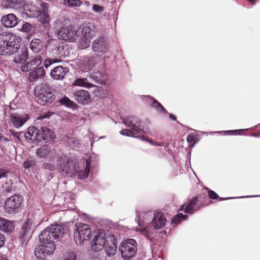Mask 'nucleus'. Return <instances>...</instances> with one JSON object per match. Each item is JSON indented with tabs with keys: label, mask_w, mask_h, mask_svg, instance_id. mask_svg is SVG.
Returning a JSON list of instances; mask_svg holds the SVG:
<instances>
[{
	"label": "nucleus",
	"mask_w": 260,
	"mask_h": 260,
	"mask_svg": "<svg viewBox=\"0 0 260 260\" xmlns=\"http://www.w3.org/2000/svg\"><path fill=\"white\" fill-rule=\"evenodd\" d=\"M53 45V48H52V55L55 57H58L64 56V54L62 53L63 47L60 46L59 43L55 41Z\"/></svg>",
	"instance_id": "obj_33"
},
{
	"label": "nucleus",
	"mask_w": 260,
	"mask_h": 260,
	"mask_svg": "<svg viewBox=\"0 0 260 260\" xmlns=\"http://www.w3.org/2000/svg\"><path fill=\"white\" fill-rule=\"evenodd\" d=\"M0 140L3 142H8L9 141L8 139L3 136L0 137Z\"/></svg>",
	"instance_id": "obj_54"
},
{
	"label": "nucleus",
	"mask_w": 260,
	"mask_h": 260,
	"mask_svg": "<svg viewBox=\"0 0 260 260\" xmlns=\"http://www.w3.org/2000/svg\"><path fill=\"white\" fill-rule=\"evenodd\" d=\"M247 1H249V2L252 3L253 4H255L256 2V0H247Z\"/></svg>",
	"instance_id": "obj_58"
},
{
	"label": "nucleus",
	"mask_w": 260,
	"mask_h": 260,
	"mask_svg": "<svg viewBox=\"0 0 260 260\" xmlns=\"http://www.w3.org/2000/svg\"><path fill=\"white\" fill-rule=\"evenodd\" d=\"M7 173V172L5 170L0 169V179L3 177H5L6 176Z\"/></svg>",
	"instance_id": "obj_50"
},
{
	"label": "nucleus",
	"mask_w": 260,
	"mask_h": 260,
	"mask_svg": "<svg viewBox=\"0 0 260 260\" xmlns=\"http://www.w3.org/2000/svg\"><path fill=\"white\" fill-rule=\"evenodd\" d=\"M187 217V215H183L181 213L178 214L172 219V223L174 225L179 224L182 221L185 220Z\"/></svg>",
	"instance_id": "obj_37"
},
{
	"label": "nucleus",
	"mask_w": 260,
	"mask_h": 260,
	"mask_svg": "<svg viewBox=\"0 0 260 260\" xmlns=\"http://www.w3.org/2000/svg\"><path fill=\"white\" fill-rule=\"evenodd\" d=\"M76 254L74 252H71L67 253L64 256L63 260H75Z\"/></svg>",
	"instance_id": "obj_42"
},
{
	"label": "nucleus",
	"mask_w": 260,
	"mask_h": 260,
	"mask_svg": "<svg viewBox=\"0 0 260 260\" xmlns=\"http://www.w3.org/2000/svg\"><path fill=\"white\" fill-rule=\"evenodd\" d=\"M5 237L0 233V248L2 247L5 243Z\"/></svg>",
	"instance_id": "obj_49"
},
{
	"label": "nucleus",
	"mask_w": 260,
	"mask_h": 260,
	"mask_svg": "<svg viewBox=\"0 0 260 260\" xmlns=\"http://www.w3.org/2000/svg\"><path fill=\"white\" fill-rule=\"evenodd\" d=\"M150 101L152 102V106L155 109H156L160 104L156 100L152 98H150Z\"/></svg>",
	"instance_id": "obj_47"
},
{
	"label": "nucleus",
	"mask_w": 260,
	"mask_h": 260,
	"mask_svg": "<svg viewBox=\"0 0 260 260\" xmlns=\"http://www.w3.org/2000/svg\"><path fill=\"white\" fill-rule=\"evenodd\" d=\"M49 17L48 14L44 11L40 15V20L43 23H46L49 22Z\"/></svg>",
	"instance_id": "obj_40"
},
{
	"label": "nucleus",
	"mask_w": 260,
	"mask_h": 260,
	"mask_svg": "<svg viewBox=\"0 0 260 260\" xmlns=\"http://www.w3.org/2000/svg\"><path fill=\"white\" fill-rule=\"evenodd\" d=\"M45 244L41 245L36 248L35 250V254L37 257H41L40 254H42L44 256H47L52 254L56 248L54 242H42Z\"/></svg>",
	"instance_id": "obj_13"
},
{
	"label": "nucleus",
	"mask_w": 260,
	"mask_h": 260,
	"mask_svg": "<svg viewBox=\"0 0 260 260\" xmlns=\"http://www.w3.org/2000/svg\"><path fill=\"white\" fill-rule=\"evenodd\" d=\"M60 60L58 59H46L44 62V67L46 68H48L50 66H51L52 64L59 62Z\"/></svg>",
	"instance_id": "obj_41"
},
{
	"label": "nucleus",
	"mask_w": 260,
	"mask_h": 260,
	"mask_svg": "<svg viewBox=\"0 0 260 260\" xmlns=\"http://www.w3.org/2000/svg\"><path fill=\"white\" fill-rule=\"evenodd\" d=\"M29 118L28 114L24 113H14L10 115V122L15 128L21 127Z\"/></svg>",
	"instance_id": "obj_15"
},
{
	"label": "nucleus",
	"mask_w": 260,
	"mask_h": 260,
	"mask_svg": "<svg viewBox=\"0 0 260 260\" xmlns=\"http://www.w3.org/2000/svg\"><path fill=\"white\" fill-rule=\"evenodd\" d=\"M35 94L36 101L41 105L51 103L55 99L53 90L47 84L37 87Z\"/></svg>",
	"instance_id": "obj_6"
},
{
	"label": "nucleus",
	"mask_w": 260,
	"mask_h": 260,
	"mask_svg": "<svg viewBox=\"0 0 260 260\" xmlns=\"http://www.w3.org/2000/svg\"><path fill=\"white\" fill-rule=\"evenodd\" d=\"M94 65L93 57H84L79 63L78 66L80 71L87 72L90 70Z\"/></svg>",
	"instance_id": "obj_23"
},
{
	"label": "nucleus",
	"mask_w": 260,
	"mask_h": 260,
	"mask_svg": "<svg viewBox=\"0 0 260 260\" xmlns=\"http://www.w3.org/2000/svg\"><path fill=\"white\" fill-rule=\"evenodd\" d=\"M10 132L12 134V135L13 136H15V137H16L18 139H19V138L20 134H22V132H20V133L14 132H13L11 129L10 130Z\"/></svg>",
	"instance_id": "obj_52"
},
{
	"label": "nucleus",
	"mask_w": 260,
	"mask_h": 260,
	"mask_svg": "<svg viewBox=\"0 0 260 260\" xmlns=\"http://www.w3.org/2000/svg\"><path fill=\"white\" fill-rule=\"evenodd\" d=\"M0 260H8V259L2 255H0Z\"/></svg>",
	"instance_id": "obj_57"
},
{
	"label": "nucleus",
	"mask_w": 260,
	"mask_h": 260,
	"mask_svg": "<svg viewBox=\"0 0 260 260\" xmlns=\"http://www.w3.org/2000/svg\"><path fill=\"white\" fill-rule=\"evenodd\" d=\"M30 166V163L28 161H24L23 163V166L25 168H29Z\"/></svg>",
	"instance_id": "obj_53"
},
{
	"label": "nucleus",
	"mask_w": 260,
	"mask_h": 260,
	"mask_svg": "<svg viewBox=\"0 0 260 260\" xmlns=\"http://www.w3.org/2000/svg\"><path fill=\"white\" fill-rule=\"evenodd\" d=\"M63 4L70 7H79L82 2L79 0H64Z\"/></svg>",
	"instance_id": "obj_38"
},
{
	"label": "nucleus",
	"mask_w": 260,
	"mask_h": 260,
	"mask_svg": "<svg viewBox=\"0 0 260 260\" xmlns=\"http://www.w3.org/2000/svg\"><path fill=\"white\" fill-rule=\"evenodd\" d=\"M59 102L62 104L66 107H68L69 108H71L72 109H74L76 107V104L73 102L72 101L70 100L67 97H64L61 100H59Z\"/></svg>",
	"instance_id": "obj_35"
},
{
	"label": "nucleus",
	"mask_w": 260,
	"mask_h": 260,
	"mask_svg": "<svg viewBox=\"0 0 260 260\" xmlns=\"http://www.w3.org/2000/svg\"><path fill=\"white\" fill-rule=\"evenodd\" d=\"M91 38L81 37L79 42L78 46L80 49L87 48L90 46Z\"/></svg>",
	"instance_id": "obj_34"
},
{
	"label": "nucleus",
	"mask_w": 260,
	"mask_h": 260,
	"mask_svg": "<svg viewBox=\"0 0 260 260\" xmlns=\"http://www.w3.org/2000/svg\"><path fill=\"white\" fill-rule=\"evenodd\" d=\"M90 159H87L85 161L84 170H79L77 172L78 176L81 179L87 177L90 170Z\"/></svg>",
	"instance_id": "obj_29"
},
{
	"label": "nucleus",
	"mask_w": 260,
	"mask_h": 260,
	"mask_svg": "<svg viewBox=\"0 0 260 260\" xmlns=\"http://www.w3.org/2000/svg\"><path fill=\"white\" fill-rule=\"evenodd\" d=\"M24 136L26 139L33 141H39L42 140V136L39 129L34 126L29 127L27 132L24 133Z\"/></svg>",
	"instance_id": "obj_19"
},
{
	"label": "nucleus",
	"mask_w": 260,
	"mask_h": 260,
	"mask_svg": "<svg viewBox=\"0 0 260 260\" xmlns=\"http://www.w3.org/2000/svg\"><path fill=\"white\" fill-rule=\"evenodd\" d=\"M73 85L84 87L88 88L93 87V85L90 83L87 78H78L73 83Z\"/></svg>",
	"instance_id": "obj_32"
},
{
	"label": "nucleus",
	"mask_w": 260,
	"mask_h": 260,
	"mask_svg": "<svg viewBox=\"0 0 260 260\" xmlns=\"http://www.w3.org/2000/svg\"><path fill=\"white\" fill-rule=\"evenodd\" d=\"M74 99L78 103L85 105L90 102V95L88 91L85 90H80L74 93Z\"/></svg>",
	"instance_id": "obj_17"
},
{
	"label": "nucleus",
	"mask_w": 260,
	"mask_h": 260,
	"mask_svg": "<svg viewBox=\"0 0 260 260\" xmlns=\"http://www.w3.org/2000/svg\"><path fill=\"white\" fill-rule=\"evenodd\" d=\"M57 37L60 40L74 42L77 38V31L71 25H64L58 31Z\"/></svg>",
	"instance_id": "obj_10"
},
{
	"label": "nucleus",
	"mask_w": 260,
	"mask_h": 260,
	"mask_svg": "<svg viewBox=\"0 0 260 260\" xmlns=\"http://www.w3.org/2000/svg\"><path fill=\"white\" fill-rule=\"evenodd\" d=\"M43 47L42 41L39 39H34L30 43V48L33 52L38 53Z\"/></svg>",
	"instance_id": "obj_27"
},
{
	"label": "nucleus",
	"mask_w": 260,
	"mask_h": 260,
	"mask_svg": "<svg viewBox=\"0 0 260 260\" xmlns=\"http://www.w3.org/2000/svg\"><path fill=\"white\" fill-rule=\"evenodd\" d=\"M77 31V36L81 35V37L91 39L95 35L93 27L87 24L80 25Z\"/></svg>",
	"instance_id": "obj_16"
},
{
	"label": "nucleus",
	"mask_w": 260,
	"mask_h": 260,
	"mask_svg": "<svg viewBox=\"0 0 260 260\" xmlns=\"http://www.w3.org/2000/svg\"><path fill=\"white\" fill-rule=\"evenodd\" d=\"M68 71L67 68L58 66L51 70L50 75L55 80H62Z\"/></svg>",
	"instance_id": "obj_24"
},
{
	"label": "nucleus",
	"mask_w": 260,
	"mask_h": 260,
	"mask_svg": "<svg viewBox=\"0 0 260 260\" xmlns=\"http://www.w3.org/2000/svg\"><path fill=\"white\" fill-rule=\"evenodd\" d=\"M37 154L40 157L45 158L50 161L55 159L57 161H59L60 164H56L58 166L59 172L63 175L68 174L69 172L68 158L66 156L62 157L61 155L57 154L55 150H50L47 146H43L38 149Z\"/></svg>",
	"instance_id": "obj_3"
},
{
	"label": "nucleus",
	"mask_w": 260,
	"mask_h": 260,
	"mask_svg": "<svg viewBox=\"0 0 260 260\" xmlns=\"http://www.w3.org/2000/svg\"><path fill=\"white\" fill-rule=\"evenodd\" d=\"M14 228L15 224L13 221L0 217V230L7 233H11L14 231Z\"/></svg>",
	"instance_id": "obj_26"
},
{
	"label": "nucleus",
	"mask_w": 260,
	"mask_h": 260,
	"mask_svg": "<svg viewBox=\"0 0 260 260\" xmlns=\"http://www.w3.org/2000/svg\"><path fill=\"white\" fill-rule=\"evenodd\" d=\"M21 38L13 33L0 34V54L11 55L17 52L20 48Z\"/></svg>",
	"instance_id": "obj_2"
},
{
	"label": "nucleus",
	"mask_w": 260,
	"mask_h": 260,
	"mask_svg": "<svg viewBox=\"0 0 260 260\" xmlns=\"http://www.w3.org/2000/svg\"><path fill=\"white\" fill-rule=\"evenodd\" d=\"M2 24L7 28L15 27L18 23V18L14 14H8L1 18Z\"/></svg>",
	"instance_id": "obj_18"
},
{
	"label": "nucleus",
	"mask_w": 260,
	"mask_h": 260,
	"mask_svg": "<svg viewBox=\"0 0 260 260\" xmlns=\"http://www.w3.org/2000/svg\"><path fill=\"white\" fill-rule=\"evenodd\" d=\"M153 212L151 211L137 212L136 221L138 227L136 230L139 231L146 237L150 238V235L152 233L151 222H152Z\"/></svg>",
	"instance_id": "obj_4"
},
{
	"label": "nucleus",
	"mask_w": 260,
	"mask_h": 260,
	"mask_svg": "<svg viewBox=\"0 0 260 260\" xmlns=\"http://www.w3.org/2000/svg\"><path fill=\"white\" fill-rule=\"evenodd\" d=\"M198 201L197 197L192 198L186 204L182 206L180 210L184 209V211L186 213H192L200 208V207L197 205Z\"/></svg>",
	"instance_id": "obj_20"
},
{
	"label": "nucleus",
	"mask_w": 260,
	"mask_h": 260,
	"mask_svg": "<svg viewBox=\"0 0 260 260\" xmlns=\"http://www.w3.org/2000/svg\"><path fill=\"white\" fill-rule=\"evenodd\" d=\"M63 226L59 224H53L46 228L39 235L41 242H54L61 238L64 234Z\"/></svg>",
	"instance_id": "obj_5"
},
{
	"label": "nucleus",
	"mask_w": 260,
	"mask_h": 260,
	"mask_svg": "<svg viewBox=\"0 0 260 260\" xmlns=\"http://www.w3.org/2000/svg\"><path fill=\"white\" fill-rule=\"evenodd\" d=\"M158 112L161 113L162 112H166L165 108L162 106V105L159 104L157 107L155 109Z\"/></svg>",
	"instance_id": "obj_48"
},
{
	"label": "nucleus",
	"mask_w": 260,
	"mask_h": 260,
	"mask_svg": "<svg viewBox=\"0 0 260 260\" xmlns=\"http://www.w3.org/2000/svg\"><path fill=\"white\" fill-rule=\"evenodd\" d=\"M166 219L162 212L155 211L153 212L152 222H151L152 232L155 230H159L165 226Z\"/></svg>",
	"instance_id": "obj_14"
},
{
	"label": "nucleus",
	"mask_w": 260,
	"mask_h": 260,
	"mask_svg": "<svg viewBox=\"0 0 260 260\" xmlns=\"http://www.w3.org/2000/svg\"><path fill=\"white\" fill-rule=\"evenodd\" d=\"M2 137V135L0 134V137Z\"/></svg>",
	"instance_id": "obj_61"
},
{
	"label": "nucleus",
	"mask_w": 260,
	"mask_h": 260,
	"mask_svg": "<svg viewBox=\"0 0 260 260\" xmlns=\"http://www.w3.org/2000/svg\"><path fill=\"white\" fill-rule=\"evenodd\" d=\"M22 202L20 196L14 195L7 199L5 203L4 209L9 214H13L19 211Z\"/></svg>",
	"instance_id": "obj_9"
},
{
	"label": "nucleus",
	"mask_w": 260,
	"mask_h": 260,
	"mask_svg": "<svg viewBox=\"0 0 260 260\" xmlns=\"http://www.w3.org/2000/svg\"><path fill=\"white\" fill-rule=\"evenodd\" d=\"M117 245L115 241H113L111 243L108 244L105 247L107 255L108 256H114L116 253Z\"/></svg>",
	"instance_id": "obj_31"
},
{
	"label": "nucleus",
	"mask_w": 260,
	"mask_h": 260,
	"mask_svg": "<svg viewBox=\"0 0 260 260\" xmlns=\"http://www.w3.org/2000/svg\"><path fill=\"white\" fill-rule=\"evenodd\" d=\"M108 48L107 42L104 38H99L92 43V49L95 52H105Z\"/></svg>",
	"instance_id": "obj_21"
},
{
	"label": "nucleus",
	"mask_w": 260,
	"mask_h": 260,
	"mask_svg": "<svg viewBox=\"0 0 260 260\" xmlns=\"http://www.w3.org/2000/svg\"><path fill=\"white\" fill-rule=\"evenodd\" d=\"M21 52V53L16 56L14 59V62L16 63H23L28 58V51L26 49H22Z\"/></svg>",
	"instance_id": "obj_30"
},
{
	"label": "nucleus",
	"mask_w": 260,
	"mask_h": 260,
	"mask_svg": "<svg viewBox=\"0 0 260 260\" xmlns=\"http://www.w3.org/2000/svg\"><path fill=\"white\" fill-rule=\"evenodd\" d=\"M92 10L95 12H101L104 10L102 6L94 4L92 6Z\"/></svg>",
	"instance_id": "obj_45"
},
{
	"label": "nucleus",
	"mask_w": 260,
	"mask_h": 260,
	"mask_svg": "<svg viewBox=\"0 0 260 260\" xmlns=\"http://www.w3.org/2000/svg\"><path fill=\"white\" fill-rule=\"evenodd\" d=\"M42 58L40 55L36 56L30 61L27 62L21 67V70L23 72H27L33 70L34 67H39L42 63Z\"/></svg>",
	"instance_id": "obj_22"
},
{
	"label": "nucleus",
	"mask_w": 260,
	"mask_h": 260,
	"mask_svg": "<svg viewBox=\"0 0 260 260\" xmlns=\"http://www.w3.org/2000/svg\"><path fill=\"white\" fill-rule=\"evenodd\" d=\"M168 114L169 115L170 119H173V120H176V118L174 115L170 113H169Z\"/></svg>",
	"instance_id": "obj_56"
},
{
	"label": "nucleus",
	"mask_w": 260,
	"mask_h": 260,
	"mask_svg": "<svg viewBox=\"0 0 260 260\" xmlns=\"http://www.w3.org/2000/svg\"><path fill=\"white\" fill-rule=\"evenodd\" d=\"M33 69L35 70L31 71L28 74V80L30 82H34L37 79L43 77L45 74L43 67H38L34 66Z\"/></svg>",
	"instance_id": "obj_25"
},
{
	"label": "nucleus",
	"mask_w": 260,
	"mask_h": 260,
	"mask_svg": "<svg viewBox=\"0 0 260 260\" xmlns=\"http://www.w3.org/2000/svg\"><path fill=\"white\" fill-rule=\"evenodd\" d=\"M208 195L209 198L212 199H216L218 198V195L217 194V193L212 190L209 191Z\"/></svg>",
	"instance_id": "obj_46"
},
{
	"label": "nucleus",
	"mask_w": 260,
	"mask_h": 260,
	"mask_svg": "<svg viewBox=\"0 0 260 260\" xmlns=\"http://www.w3.org/2000/svg\"><path fill=\"white\" fill-rule=\"evenodd\" d=\"M76 228L74 233V240L76 244L82 245L84 241L89 239L91 230L89 225L83 223L76 224Z\"/></svg>",
	"instance_id": "obj_8"
},
{
	"label": "nucleus",
	"mask_w": 260,
	"mask_h": 260,
	"mask_svg": "<svg viewBox=\"0 0 260 260\" xmlns=\"http://www.w3.org/2000/svg\"><path fill=\"white\" fill-rule=\"evenodd\" d=\"M122 257L125 260H131L133 258L137 251V244L133 239H129L121 242L120 247Z\"/></svg>",
	"instance_id": "obj_7"
},
{
	"label": "nucleus",
	"mask_w": 260,
	"mask_h": 260,
	"mask_svg": "<svg viewBox=\"0 0 260 260\" xmlns=\"http://www.w3.org/2000/svg\"><path fill=\"white\" fill-rule=\"evenodd\" d=\"M11 180H7L4 184L3 185V188L7 192H10L13 189V185Z\"/></svg>",
	"instance_id": "obj_39"
},
{
	"label": "nucleus",
	"mask_w": 260,
	"mask_h": 260,
	"mask_svg": "<svg viewBox=\"0 0 260 260\" xmlns=\"http://www.w3.org/2000/svg\"><path fill=\"white\" fill-rule=\"evenodd\" d=\"M67 144L71 148L75 149L79 147L80 142L74 138H69L67 141Z\"/></svg>",
	"instance_id": "obj_36"
},
{
	"label": "nucleus",
	"mask_w": 260,
	"mask_h": 260,
	"mask_svg": "<svg viewBox=\"0 0 260 260\" xmlns=\"http://www.w3.org/2000/svg\"><path fill=\"white\" fill-rule=\"evenodd\" d=\"M44 169L49 170L50 171H53L55 169V165L51 163H45L43 164Z\"/></svg>",
	"instance_id": "obj_44"
},
{
	"label": "nucleus",
	"mask_w": 260,
	"mask_h": 260,
	"mask_svg": "<svg viewBox=\"0 0 260 260\" xmlns=\"http://www.w3.org/2000/svg\"><path fill=\"white\" fill-rule=\"evenodd\" d=\"M40 134L42 136V139L46 141L53 140L55 137V135L52 131L45 126L42 127L41 134Z\"/></svg>",
	"instance_id": "obj_28"
},
{
	"label": "nucleus",
	"mask_w": 260,
	"mask_h": 260,
	"mask_svg": "<svg viewBox=\"0 0 260 260\" xmlns=\"http://www.w3.org/2000/svg\"><path fill=\"white\" fill-rule=\"evenodd\" d=\"M123 122L129 128L123 129L120 132V134L146 140L153 146H166V145L163 142H157L151 139H145L144 135L148 133V129L141 124L140 120L138 118L128 116L123 119Z\"/></svg>",
	"instance_id": "obj_1"
},
{
	"label": "nucleus",
	"mask_w": 260,
	"mask_h": 260,
	"mask_svg": "<svg viewBox=\"0 0 260 260\" xmlns=\"http://www.w3.org/2000/svg\"><path fill=\"white\" fill-rule=\"evenodd\" d=\"M244 129H241V130H239V131H244ZM246 130H247V129H246Z\"/></svg>",
	"instance_id": "obj_60"
},
{
	"label": "nucleus",
	"mask_w": 260,
	"mask_h": 260,
	"mask_svg": "<svg viewBox=\"0 0 260 260\" xmlns=\"http://www.w3.org/2000/svg\"><path fill=\"white\" fill-rule=\"evenodd\" d=\"M36 227V224L31 219H28L22 226V230L20 233L19 238L23 244L26 243L31 238L33 231Z\"/></svg>",
	"instance_id": "obj_11"
},
{
	"label": "nucleus",
	"mask_w": 260,
	"mask_h": 260,
	"mask_svg": "<svg viewBox=\"0 0 260 260\" xmlns=\"http://www.w3.org/2000/svg\"><path fill=\"white\" fill-rule=\"evenodd\" d=\"M105 232L101 230H98L91 243V249L93 251H99L104 247L106 242Z\"/></svg>",
	"instance_id": "obj_12"
},
{
	"label": "nucleus",
	"mask_w": 260,
	"mask_h": 260,
	"mask_svg": "<svg viewBox=\"0 0 260 260\" xmlns=\"http://www.w3.org/2000/svg\"><path fill=\"white\" fill-rule=\"evenodd\" d=\"M32 28V25L28 23H25L22 26L21 31L23 32H29Z\"/></svg>",
	"instance_id": "obj_43"
},
{
	"label": "nucleus",
	"mask_w": 260,
	"mask_h": 260,
	"mask_svg": "<svg viewBox=\"0 0 260 260\" xmlns=\"http://www.w3.org/2000/svg\"><path fill=\"white\" fill-rule=\"evenodd\" d=\"M238 131V130H236V131H225V132H224V133L225 134H229V135H232L234 133V132H235V133H237V132Z\"/></svg>",
	"instance_id": "obj_55"
},
{
	"label": "nucleus",
	"mask_w": 260,
	"mask_h": 260,
	"mask_svg": "<svg viewBox=\"0 0 260 260\" xmlns=\"http://www.w3.org/2000/svg\"><path fill=\"white\" fill-rule=\"evenodd\" d=\"M46 118V117H45V116H42V117H41V118Z\"/></svg>",
	"instance_id": "obj_59"
},
{
	"label": "nucleus",
	"mask_w": 260,
	"mask_h": 260,
	"mask_svg": "<svg viewBox=\"0 0 260 260\" xmlns=\"http://www.w3.org/2000/svg\"><path fill=\"white\" fill-rule=\"evenodd\" d=\"M186 139L187 142L191 143L194 141V137L193 135H189L187 136Z\"/></svg>",
	"instance_id": "obj_51"
}]
</instances>
